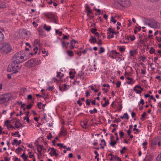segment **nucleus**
Segmentation results:
<instances>
[{"instance_id": "nucleus-2", "label": "nucleus", "mask_w": 161, "mask_h": 161, "mask_svg": "<svg viewBox=\"0 0 161 161\" xmlns=\"http://www.w3.org/2000/svg\"><path fill=\"white\" fill-rule=\"evenodd\" d=\"M12 49L10 44L8 42H3L1 44L0 50L2 53L7 54L10 53Z\"/></svg>"}, {"instance_id": "nucleus-62", "label": "nucleus", "mask_w": 161, "mask_h": 161, "mask_svg": "<svg viewBox=\"0 0 161 161\" xmlns=\"http://www.w3.org/2000/svg\"><path fill=\"white\" fill-rule=\"evenodd\" d=\"M131 132V130H128L127 131V134H128V135L130 136V133Z\"/></svg>"}, {"instance_id": "nucleus-17", "label": "nucleus", "mask_w": 161, "mask_h": 161, "mask_svg": "<svg viewBox=\"0 0 161 161\" xmlns=\"http://www.w3.org/2000/svg\"><path fill=\"white\" fill-rule=\"evenodd\" d=\"M43 28L47 31H49L51 29L50 26H47L45 24L44 25Z\"/></svg>"}, {"instance_id": "nucleus-63", "label": "nucleus", "mask_w": 161, "mask_h": 161, "mask_svg": "<svg viewBox=\"0 0 161 161\" xmlns=\"http://www.w3.org/2000/svg\"><path fill=\"white\" fill-rule=\"evenodd\" d=\"M27 98L29 99H31L32 98V96L31 95H29L28 96Z\"/></svg>"}, {"instance_id": "nucleus-50", "label": "nucleus", "mask_w": 161, "mask_h": 161, "mask_svg": "<svg viewBox=\"0 0 161 161\" xmlns=\"http://www.w3.org/2000/svg\"><path fill=\"white\" fill-rule=\"evenodd\" d=\"M22 150V149L19 147H18L16 149V152H19L21 151Z\"/></svg>"}, {"instance_id": "nucleus-51", "label": "nucleus", "mask_w": 161, "mask_h": 161, "mask_svg": "<svg viewBox=\"0 0 161 161\" xmlns=\"http://www.w3.org/2000/svg\"><path fill=\"white\" fill-rule=\"evenodd\" d=\"M77 42V41H76L75 40H72L71 41V43L73 44H75V43H76Z\"/></svg>"}, {"instance_id": "nucleus-20", "label": "nucleus", "mask_w": 161, "mask_h": 161, "mask_svg": "<svg viewBox=\"0 0 161 161\" xmlns=\"http://www.w3.org/2000/svg\"><path fill=\"white\" fill-rule=\"evenodd\" d=\"M157 144V142L156 139L155 140H153L151 141V146L154 147Z\"/></svg>"}, {"instance_id": "nucleus-25", "label": "nucleus", "mask_w": 161, "mask_h": 161, "mask_svg": "<svg viewBox=\"0 0 161 161\" xmlns=\"http://www.w3.org/2000/svg\"><path fill=\"white\" fill-rule=\"evenodd\" d=\"M105 50L104 48L102 47H101L100 48V49L99 50L98 53L99 54L105 52Z\"/></svg>"}, {"instance_id": "nucleus-31", "label": "nucleus", "mask_w": 161, "mask_h": 161, "mask_svg": "<svg viewBox=\"0 0 161 161\" xmlns=\"http://www.w3.org/2000/svg\"><path fill=\"white\" fill-rule=\"evenodd\" d=\"M155 49H154V48L153 47H151L150 50H149V52L150 53L152 54L153 53H154L155 52Z\"/></svg>"}, {"instance_id": "nucleus-40", "label": "nucleus", "mask_w": 161, "mask_h": 161, "mask_svg": "<svg viewBox=\"0 0 161 161\" xmlns=\"http://www.w3.org/2000/svg\"><path fill=\"white\" fill-rule=\"evenodd\" d=\"M41 104L42 103L41 102H39L37 104V106L39 109L42 108V107H41Z\"/></svg>"}, {"instance_id": "nucleus-33", "label": "nucleus", "mask_w": 161, "mask_h": 161, "mask_svg": "<svg viewBox=\"0 0 161 161\" xmlns=\"http://www.w3.org/2000/svg\"><path fill=\"white\" fill-rule=\"evenodd\" d=\"M111 21L113 22L114 24L116 22V20L114 19L113 16H112L111 17V19L110 20Z\"/></svg>"}, {"instance_id": "nucleus-42", "label": "nucleus", "mask_w": 161, "mask_h": 161, "mask_svg": "<svg viewBox=\"0 0 161 161\" xmlns=\"http://www.w3.org/2000/svg\"><path fill=\"white\" fill-rule=\"evenodd\" d=\"M121 84V82L120 81H118V82L116 83L117 87H119L120 86Z\"/></svg>"}, {"instance_id": "nucleus-55", "label": "nucleus", "mask_w": 161, "mask_h": 161, "mask_svg": "<svg viewBox=\"0 0 161 161\" xmlns=\"http://www.w3.org/2000/svg\"><path fill=\"white\" fill-rule=\"evenodd\" d=\"M71 45L69 47L71 49H73L74 48V47L75 46V44H73L70 43Z\"/></svg>"}, {"instance_id": "nucleus-15", "label": "nucleus", "mask_w": 161, "mask_h": 161, "mask_svg": "<svg viewBox=\"0 0 161 161\" xmlns=\"http://www.w3.org/2000/svg\"><path fill=\"white\" fill-rule=\"evenodd\" d=\"M97 39L95 37L91 36L90 39H89V41L91 43H96L97 42Z\"/></svg>"}, {"instance_id": "nucleus-43", "label": "nucleus", "mask_w": 161, "mask_h": 161, "mask_svg": "<svg viewBox=\"0 0 161 161\" xmlns=\"http://www.w3.org/2000/svg\"><path fill=\"white\" fill-rule=\"evenodd\" d=\"M147 142H144L142 143V145L144 146V150H146V147H145V146L147 145Z\"/></svg>"}, {"instance_id": "nucleus-5", "label": "nucleus", "mask_w": 161, "mask_h": 161, "mask_svg": "<svg viewBox=\"0 0 161 161\" xmlns=\"http://www.w3.org/2000/svg\"><path fill=\"white\" fill-rule=\"evenodd\" d=\"M115 3L124 8L129 7L131 4L130 0H114Z\"/></svg>"}, {"instance_id": "nucleus-18", "label": "nucleus", "mask_w": 161, "mask_h": 161, "mask_svg": "<svg viewBox=\"0 0 161 161\" xmlns=\"http://www.w3.org/2000/svg\"><path fill=\"white\" fill-rule=\"evenodd\" d=\"M88 122V121L87 120L86 121H85L81 123V125L82 124H83V125H82V126H83V128H86L87 127V124Z\"/></svg>"}, {"instance_id": "nucleus-29", "label": "nucleus", "mask_w": 161, "mask_h": 161, "mask_svg": "<svg viewBox=\"0 0 161 161\" xmlns=\"http://www.w3.org/2000/svg\"><path fill=\"white\" fill-rule=\"evenodd\" d=\"M109 104L108 101H106V102H105L102 105V106L103 107H105L107 105H108Z\"/></svg>"}, {"instance_id": "nucleus-13", "label": "nucleus", "mask_w": 161, "mask_h": 161, "mask_svg": "<svg viewBox=\"0 0 161 161\" xmlns=\"http://www.w3.org/2000/svg\"><path fill=\"white\" fill-rule=\"evenodd\" d=\"M15 127L17 128H19L22 125L20 123L19 120V119L17 120L16 121L15 123Z\"/></svg>"}, {"instance_id": "nucleus-39", "label": "nucleus", "mask_w": 161, "mask_h": 161, "mask_svg": "<svg viewBox=\"0 0 161 161\" xmlns=\"http://www.w3.org/2000/svg\"><path fill=\"white\" fill-rule=\"evenodd\" d=\"M53 137L52 134L51 133H50L48 136H47V138L49 140Z\"/></svg>"}, {"instance_id": "nucleus-36", "label": "nucleus", "mask_w": 161, "mask_h": 161, "mask_svg": "<svg viewBox=\"0 0 161 161\" xmlns=\"http://www.w3.org/2000/svg\"><path fill=\"white\" fill-rule=\"evenodd\" d=\"M98 40V41L97 42V41L96 43H97L98 45L100 46L102 44V41L101 39H99Z\"/></svg>"}, {"instance_id": "nucleus-10", "label": "nucleus", "mask_w": 161, "mask_h": 161, "mask_svg": "<svg viewBox=\"0 0 161 161\" xmlns=\"http://www.w3.org/2000/svg\"><path fill=\"white\" fill-rule=\"evenodd\" d=\"M20 156L23 159L24 161H30L28 159V156L26 155L25 153H24Z\"/></svg>"}, {"instance_id": "nucleus-54", "label": "nucleus", "mask_w": 161, "mask_h": 161, "mask_svg": "<svg viewBox=\"0 0 161 161\" xmlns=\"http://www.w3.org/2000/svg\"><path fill=\"white\" fill-rule=\"evenodd\" d=\"M97 31V30L96 29H92L91 30V32L93 34H94L96 33V32Z\"/></svg>"}, {"instance_id": "nucleus-64", "label": "nucleus", "mask_w": 161, "mask_h": 161, "mask_svg": "<svg viewBox=\"0 0 161 161\" xmlns=\"http://www.w3.org/2000/svg\"><path fill=\"white\" fill-rule=\"evenodd\" d=\"M157 40L159 42H161V37H157Z\"/></svg>"}, {"instance_id": "nucleus-49", "label": "nucleus", "mask_w": 161, "mask_h": 161, "mask_svg": "<svg viewBox=\"0 0 161 161\" xmlns=\"http://www.w3.org/2000/svg\"><path fill=\"white\" fill-rule=\"evenodd\" d=\"M31 152H30L29 153V154H30V155L28 156V157H29V158H34V154H31Z\"/></svg>"}, {"instance_id": "nucleus-48", "label": "nucleus", "mask_w": 161, "mask_h": 161, "mask_svg": "<svg viewBox=\"0 0 161 161\" xmlns=\"http://www.w3.org/2000/svg\"><path fill=\"white\" fill-rule=\"evenodd\" d=\"M141 73L142 74L145 75L146 74V72L145 69H141Z\"/></svg>"}, {"instance_id": "nucleus-19", "label": "nucleus", "mask_w": 161, "mask_h": 161, "mask_svg": "<svg viewBox=\"0 0 161 161\" xmlns=\"http://www.w3.org/2000/svg\"><path fill=\"white\" fill-rule=\"evenodd\" d=\"M63 85L64 86V87H63V91H66L69 88V86L68 85H67L66 84L63 85Z\"/></svg>"}, {"instance_id": "nucleus-14", "label": "nucleus", "mask_w": 161, "mask_h": 161, "mask_svg": "<svg viewBox=\"0 0 161 161\" xmlns=\"http://www.w3.org/2000/svg\"><path fill=\"white\" fill-rule=\"evenodd\" d=\"M43 146L40 145H38L37 146V151L38 152V153L40 154H41L42 151V149H43L42 148Z\"/></svg>"}, {"instance_id": "nucleus-59", "label": "nucleus", "mask_w": 161, "mask_h": 161, "mask_svg": "<svg viewBox=\"0 0 161 161\" xmlns=\"http://www.w3.org/2000/svg\"><path fill=\"white\" fill-rule=\"evenodd\" d=\"M133 79H132V80H129V81H128L127 82V83L128 84H130L131 83H133Z\"/></svg>"}, {"instance_id": "nucleus-23", "label": "nucleus", "mask_w": 161, "mask_h": 161, "mask_svg": "<svg viewBox=\"0 0 161 161\" xmlns=\"http://www.w3.org/2000/svg\"><path fill=\"white\" fill-rule=\"evenodd\" d=\"M10 123L11 122L9 120H7L5 121L4 125L6 126L8 128L9 125Z\"/></svg>"}, {"instance_id": "nucleus-41", "label": "nucleus", "mask_w": 161, "mask_h": 161, "mask_svg": "<svg viewBox=\"0 0 161 161\" xmlns=\"http://www.w3.org/2000/svg\"><path fill=\"white\" fill-rule=\"evenodd\" d=\"M94 153L96 154V156L95 157V158H97L99 156V155L98 153L97 152V151H95L94 152Z\"/></svg>"}, {"instance_id": "nucleus-34", "label": "nucleus", "mask_w": 161, "mask_h": 161, "mask_svg": "<svg viewBox=\"0 0 161 161\" xmlns=\"http://www.w3.org/2000/svg\"><path fill=\"white\" fill-rule=\"evenodd\" d=\"M141 104H142V105H143L144 104V101L142 99H141L140 101L138 103L139 105H140Z\"/></svg>"}, {"instance_id": "nucleus-58", "label": "nucleus", "mask_w": 161, "mask_h": 161, "mask_svg": "<svg viewBox=\"0 0 161 161\" xmlns=\"http://www.w3.org/2000/svg\"><path fill=\"white\" fill-rule=\"evenodd\" d=\"M57 140H58V138L57 137H56L55 139L52 142L54 145H55V142Z\"/></svg>"}, {"instance_id": "nucleus-47", "label": "nucleus", "mask_w": 161, "mask_h": 161, "mask_svg": "<svg viewBox=\"0 0 161 161\" xmlns=\"http://www.w3.org/2000/svg\"><path fill=\"white\" fill-rule=\"evenodd\" d=\"M62 45L63 48H64V47H66V48H67V47L66 46V43L64 41H62Z\"/></svg>"}, {"instance_id": "nucleus-53", "label": "nucleus", "mask_w": 161, "mask_h": 161, "mask_svg": "<svg viewBox=\"0 0 161 161\" xmlns=\"http://www.w3.org/2000/svg\"><path fill=\"white\" fill-rule=\"evenodd\" d=\"M114 37V36H113V34H112L111 35H108V39H110L111 38H113Z\"/></svg>"}, {"instance_id": "nucleus-38", "label": "nucleus", "mask_w": 161, "mask_h": 161, "mask_svg": "<svg viewBox=\"0 0 161 161\" xmlns=\"http://www.w3.org/2000/svg\"><path fill=\"white\" fill-rule=\"evenodd\" d=\"M95 35L97 37V39L99 40L100 39L99 37H100L99 34V33L96 32L95 33Z\"/></svg>"}, {"instance_id": "nucleus-27", "label": "nucleus", "mask_w": 161, "mask_h": 161, "mask_svg": "<svg viewBox=\"0 0 161 161\" xmlns=\"http://www.w3.org/2000/svg\"><path fill=\"white\" fill-rule=\"evenodd\" d=\"M117 143L116 141L113 142L112 141H111V142L110 143V144L111 146L112 147H114V145H115Z\"/></svg>"}, {"instance_id": "nucleus-61", "label": "nucleus", "mask_w": 161, "mask_h": 161, "mask_svg": "<svg viewBox=\"0 0 161 161\" xmlns=\"http://www.w3.org/2000/svg\"><path fill=\"white\" fill-rule=\"evenodd\" d=\"M135 37L134 36H133L132 37H130V39L131 41H134L135 39Z\"/></svg>"}, {"instance_id": "nucleus-60", "label": "nucleus", "mask_w": 161, "mask_h": 161, "mask_svg": "<svg viewBox=\"0 0 161 161\" xmlns=\"http://www.w3.org/2000/svg\"><path fill=\"white\" fill-rule=\"evenodd\" d=\"M86 103L87 105H89L90 104V102L89 101L88 99H87L86 100Z\"/></svg>"}, {"instance_id": "nucleus-4", "label": "nucleus", "mask_w": 161, "mask_h": 161, "mask_svg": "<svg viewBox=\"0 0 161 161\" xmlns=\"http://www.w3.org/2000/svg\"><path fill=\"white\" fill-rule=\"evenodd\" d=\"M12 97V95L10 93L0 95V104L8 102L11 100Z\"/></svg>"}, {"instance_id": "nucleus-30", "label": "nucleus", "mask_w": 161, "mask_h": 161, "mask_svg": "<svg viewBox=\"0 0 161 161\" xmlns=\"http://www.w3.org/2000/svg\"><path fill=\"white\" fill-rule=\"evenodd\" d=\"M156 161H161V153L156 158Z\"/></svg>"}, {"instance_id": "nucleus-21", "label": "nucleus", "mask_w": 161, "mask_h": 161, "mask_svg": "<svg viewBox=\"0 0 161 161\" xmlns=\"http://www.w3.org/2000/svg\"><path fill=\"white\" fill-rule=\"evenodd\" d=\"M57 78H59L60 80H61L63 76V75H60V74H61V72H57Z\"/></svg>"}, {"instance_id": "nucleus-9", "label": "nucleus", "mask_w": 161, "mask_h": 161, "mask_svg": "<svg viewBox=\"0 0 161 161\" xmlns=\"http://www.w3.org/2000/svg\"><path fill=\"white\" fill-rule=\"evenodd\" d=\"M49 154L51 156L55 155L56 156H57L58 155V154L56 153V150L53 147L51 148Z\"/></svg>"}, {"instance_id": "nucleus-28", "label": "nucleus", "mask_w": 161, "mask_h": 161, "mask_svg": "<svg viewBox=\"0 0 161 161\" xmlns=\"http://www.w3.org/2000/svg\"><path fill=\"white\" fill-rule=\"evenodd\" d=\"M89 112L90 114H93L94 113H96L97 112V110L96 109L94 108L93 109V110H90L89 111Z\"/></svg>"}, {"instance_id": "nucleus-3", "label": "nucleus", "mask_w": 161, "mask_h": 161, "mask_svg": "<svg viewBox=\"0 0 161 161\" xmlns=\"http://www.w3.org/2000/svg\"><path fill=\"white\" fill-rule=\"evenodd\" d=\"M40 64L41 62L38 60L35 59H32L26 62L25 65L28 67H33Z\"/></svg>"}, {"instance_id": "nucleus-45", "label": "nucleus", "mask_w": 161, "mask_h": 161, "mask_svg": "<svg viewBox=\"0 0 161 161\" xmlns=\"http://www.w3.org/2000/svg\"><path fill=\"white\" fill-rule=\"evenodd\" d=\"M94 9L96 11L99 13V14H100V12H101V11L100 9L96 8L95 7L94 8Z\"/></svg>"}, {"instance_id": "nucleus-22", "label": "nucleus", "mask_w": 161, "mask_h": 161, "mask_svg": "<svg viewBox=\"0 0 161 161\" xmlns=\"http://www.w3.org/2000/svg\"><path fill=\"white\" fill-rule=\"evenodd\" d=\"M67 53L68 55L70 56H73L74 55L73 52L71 50H68L67 51Z\"/></svg>"}, {"instance_id": "nucleus-35", "label": "nucleus", "mask_w": 161, "mask_h": 161, "mask_svg": "<svg viewBox=\"0 0 161 161\" xmlns=\"http://www.w3.org/2000/svg\"><path fill=\"white\" fill-rule=\"evenodd\" d=\"M23 119H24V120H26V122L27 123H29V121H30V120H29V116H25V117H24V118Z\"/></svg>"}, {"instance_id": "nucleus-56", "label": "nucleus", "mask_w": 161, "mask_h": 161, "mask_svg": "<svg viewBox=\"0 0 161 161\" xmlns=\"http://www.w3.org/2000/svg\"><path fill=\"white\" fill-rule=\"evenodd\" d=\"M119 135H120V137H121L123 136L124 133L123 132L121 131H120L119 132Z\"/></svg>"}, {"instance_id": "nucleus-1", "label": "nucleus", "mask_w": 161, "mask_h": 161, "mask_svg": "<svg viewBox=\"0 0 161 161\" xmlns=\"http://www.w3.org/2000/svg\"><path fill=\"white\" fill-rule=\"evenodd\" d=\"M25 54L24 51H22L16 53L12 58V64L9 65L8 68V70L11 71H14V73L18 72L17 70L19 69L21 67V63L26 60L25 59Z\"/></svg>"}, {"instance_id": "nucleus-8", "label": "nucleus", "mask_w": 161, "mask_h": 161, "mask_svg": "<svg viewBox=\"0 0 161 161\" xmlns=\"http://www.w3.org/2000/svg\"><path fill=\"white\" fill-rule=\"evenodd\" d=\"M134 90L136 93H140L143 90V88L139 86H136L134 87Z\"/></svg>"}, {"instance_id": "nucleus-52", "label": "nucleus", "mask_w": 161, "mask_h": 161, "mask_svg": "<svg viewBox=\"0 0 161 161\" xmlns=\"http://www.w3.org/2000/svg\"><path fill=\"white\" fill-rule=\"evenodd\" d=\"M146 115V113L144 112L143 114L142 115V118H141V119L142 120V119H143L145 116Z\"/></svg>"}, {"instance_id": "nucleus-7", "label": "nucleus", "mask_w": 161, "mask_h": 161, "mask_svg": "<svg viewBox=\"0 0 161 161\" xmlns=\"http://www.w3.org/2000/svg\"><path fill=\"white\" fill-rule=\"evenodd\" d=\"M46 16L51 19L53 22L57 23L56 20L57 17L54 14L49 13L46 14Z\"/></svg>"}, {"instance_id": "nucleus-46", "label": "nucleus", "mask_w": 161, "mask_h": 161, "mask_svg": "<svg viewBox=\"0 0 161 161\" xmlns=\"http://www.w3.org/2000/svg\"><path fill=\"white\" fill-rule=\"evenodd\" d=\"M124 118H126L127 119H128L129 118V117L128 116V115L127 113H125L124 114Z\"/></svg>"}, {"instance_id": "nucleus-12", "label": "nucleus", "mask_w": 161, "mask_h": 161, "mask_svg": "<svg viewBox=\"0 0 161 161\" xmlns=\"http://www.w3.org/2000/svg\"><path fill=\"white\" fill-rule=\"evenodd\" d=\"M13 141L14 142H12V144L13 145H19L21 143V141L20 140L18 141L17 140L14 139Z\"/></svg>"}, {"instance_id": "nucleus-11", "label": "nucleus", "mask_w": 161, "mask_h": 161, "mask_svg": "<svg viewBox=\"0 0 161 161\" xmlns=\"http://www.w3.org/2000/svg\"><path fill=\"white\" fill-rule=\"evenodd\" d=\"M110 160H117L118 161H121V159L118 157H117L115 155H113L112 157H111V158H110Z\"/></svg>"}, {"instance_id": "nucleus-24", "label": "nucleus", "mask_w": 161, "mask_h": 161, "mask_svg": "<svg viewBox=\"0 0 161 161\" xmlns=\"http://www.w3.org/2000/svg\"><path fill=\"white\" fill-rule=\"evenodd\" d=\"M4 38L3 34L0 31V42L3 40Z\"/></svg>"}, {"instance_id": "nucleus-6", "label": "nucleus", "mask_w": 161, "mask_h": 161, "mask_svg": "<svg viewBox=\"0 0 161 161\" xmlns=\"http://www.w3.org/2000/svg\"><path fill=\"white\" fill-rule=\"evenodd\" d=\"M148 25L152 28L158 29L160 28L159 23L154 19H151L148 23Z\"/></svg>"}, {"instance_id": "nucleus-26", "label": "nucleus", "mask_w": 161, "mask_h": 161, "mask_svg": "<svg viewBox=\"0 0 161 161\" xmlns=\"http://www.w3.org/2000/svg\"><path fill=\"white\" fill-rule=\"evenodd\" d=\"M100 145L101 146H106V142L105 140L103 139L101 140V143L100 144Z\"/></svg>"}, {"instance_id": "nucleus-57", "label": "nucleus", "mask_w": 161, "mask_h": 161, "mask_svg": "<svg viewBox=\"0 0 161 161\" xmlns=\"http://www.w3.org/2000/svg\"><path fill=\"white\" fill-rule=\"evenodd\" d=\"M125 48L123 47H120L119 48V50L121 52H123L124 51Z\"/></svg>"}, {"instance_id": "nucleus-32", "label": "nucleus", "mask_w": 161, "mask_h": 161, "mask_svg": "<svg viewBox=\"0 0 161 161\" xmlns=\"http://www.w3.org/2000/svg\"><path fill=\"white\" fill-rule=\"evenodd\" d=\"M86 8H87L86 9V11H87V13L88 14L91 13H92V11L90 9V8L88 6H87Z\"/></svg>"}, {"instance_id": "nucleus-16", "label": "nucleus", "mask_w": 161, "mask_h": 161, "mask_svg": "<svg viewBox=\"0 0 161 161\" xmlns=\"http://www.w3.org/2000/svg\"><path fill=\"white\" fill-rule=\"evenodd\" d=\"M7 6L6 3L4 2H0V8H4Z\"/></svg>"}, {"instance_id": "nucleus-37", "label": "nucleus", "mask_w": 161, "mask_h": 161, "mask_svg": "<svg viewBox=\"0 0 161 161\" xmlns=\"http://www.w3.org/2000/svg\"><path fill=\"white\" fill-rule=\"evenodd\" d=\"M112 29L111 28H109L108 29V34L109 35H110L111 34H112Z\"/></svg>"}, {"instance_id": "nucleus-44", "label": "nucleus", "mask_w": 161, "mask_h": 161, "mask_svg": "<svg viewBox=\"0 0 161 161\" xmlns=\"http://www.w3.org/2000/svg\"><path fill=\"white\" fill-rule=\"evenodd\" d=\"M33 106V104H30L27 106V108L28 109H30Z\"/></svg>"}]
</instances>
